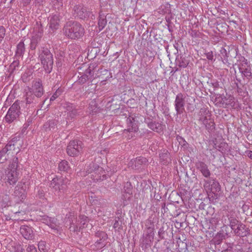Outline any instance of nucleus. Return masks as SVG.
<instances>
[{"instance_id": "obj_1", "label": "nucleus", "mask_w": 252, "mask_h": 252, "mask_svg": "<svg viewBox=\"0 0 252 252\" xmlns=\"http://www.w3.org/2000/svg\"><path fill=\"white\" fill-rule=\"evenodd\" d=\"M85 32V29L78 22L68 21L64 24L63 33L68 39L78 40L82 38Z\"/></svg>"}, {"instance_id": "obj_2", "label": "nucleus", "mask_w": 252, "mask_h": 252, "mask_svg": "<svg viewBox=\"0 0 252 252\" xmlns=\"http://www.w3.org/2000/svg\"><path fill=\"white\" fill-rule=\"evenodd\" d=\"M20 164L19 162L18 158L15 157L10 161L7 169L5 171V182L6 185L14 186L19 179L18 171Z\"/></svg>"}, {"instance_id": "obj_3", "label": "nucleus", "mask_w": 252, "mask_h": 252, "mask_svg": "<svg viewBox=\"0 0 252 252\" xmlns=\"http://www.w3.org/2000/svg\"><path fill=\"white\" fill-rule=\"evenodd\" d=\"M64 220L65 223H69V229L71 231L79 232L88 222V218L85 215H80L77 219L73 213L70 212L66 214Z\"/></svg>"}, {"instance_id": "obj_4", "label": "nucleus", "mask_w": 252, "mask_h": 252, "mask_svg": "<svg viewBox=\"0 0 252 252\" xmlns=\"http://www.w3.org/2000/svg\"><path fill=\"white\" fill-rule=\"evenodd\" d=\"M69 180L63 176L56 177L51 182L50 187L56 195L61 197L62 194L66 193Z\"/></svg>"}, {"instance_id": "obj_5", "label": "nucleus", "mask_w": 252, "mask_h": 252, "mask_svg": "<svg viewBox=\"0 0 252 252\" xmlns=\"http://www.w3.org/2000/svg\"><path fill=\"white\" fill-rule=\"evenodd\" d=\"M16 138L9 141L5 147L0 151V163H4L14 155H17L20 151L18 147L16 148Z\"/></svg>"}, {"instance_id": "obj_6", "label": "nucleus", "mask_w": 252, "mask_h": 252, "mask_svg": "<svg viewBox=\"0 0 252 252\" xmlns=\"http://www.w3.org/2000/svg\"><path fill=\"white\" fill-rule=\"evenodd\" d=\"M38 57L46 72L50 73L53 65V57L50 51L47 48H43L40 51Z\"/></svg>"}, {"instance_id": "obj_7", "label": "nucleus", "mask_w": 252, "mask_h": 252, "mask_svg": "<svg viewBox=\"0 0 252 252\" xmlns=\"http://www.w3.org/2000/svg\"><path fill=\"white\" fill-rule=\"evenodd\" d=\"M137 115L136 116V114H133L126 119L127 128L124 130L123 133L128 139L134 137L136 132L138 130L137 125L138 121L137 120V117L139 114Z\"/></svg>"}, {"instance_id": "obj_8", "label": "nucleus", "mask_w": 252, "mask_h": 252, "mask_svg": "<svg viewBox=\"0 0 252 252\" xmlns=\"http://www.w3.org/2000/svg\"><path fill=\"white\" fill-rule=\"evenodd\" d=\"M23 104L22 102L16 101L12 105L5 117V120L7 123L10 124L19 117L21 114L20 104Z\"/></svg>"}, {"instance_id": "obj_9", "label": "nucleus", "mask_w": 252, "mask_h": 252, "mask_svg": "<svg viewBox=\"0 0 252 252\" xmlns=\"http://www.w3.org/2000/svg\"><path fill=\"white\" fill-rule=\"evenodd\" d=\"M186 95L181 93L178 94L176 96L174 102V106L175 110L176 111L177 116L180 115L182 114L184 112H185V106L186 104V102H188V99L189 100L192 99L193 100V102H194L195 100V99L192 97L188 96V98L186 100Z\"/></svg>"}, {"instance_id": "obj_10", "label": "nucleus", "mask_w": 252, "mask_h": 252, "mask_svg": "<svg viewBox=\"0 0 252 252\" xmlns=\"http://www.w3.org/2000/svg\"><path fill=\"white\" fill-rule=\"evenodd\" d=\"M240 63L238 67L244 79L246 78L248 80L252 79V67L249 63L248 60L244 57H241L240 58Z\"/></svg>"}, {"instance_id": "obj_11", "label": "nucleus", "mask_w": 252, "mask_h": 252, "mask_svg": "<svg viewBox=\"0 0 252 252\" xmlns=\"http://www.w3.org/2000/svg\"><path fill=\"white\" fill-rule=\"evenodd\" d=\"M222 220L225 225H229L233 230L240 222L236 218L235 212L226 210L222 216Z\"/></svg>"}, {"instance_id": "obj_12", "label": "nucleus", "mask_w": 252, "mask_h": 252, "mask_svg": "<svg viewBox=\"0 0 252 252\" xmlns=\"http://www.w3.org/2000/svg\"><path fill=\"white\" fill-rule=\"evenodd\" d=\"M83 143L81 141L73 140L70 141L66 148V153L70 157L78 156L82 152Z\"/></svg>"}, {"instance_id": "obj_13", "label": "nucleus", "mask_w": 252, "mask_h": 252, "mask_svg": "<svg viewBox=\"0 0 252 252\" xmlns=\"http://www.w3.org/2000/svg\"><path fill=\"white\" fill-rule=\"evenodd\" d=\"M12 196L14 199L15 202L16 203L22 202L26 198L27 192L24 183H19L14 188Z\"/></svg>"}, {"instance_id": "obj_14", "label": "nucleus", "mask_w": 252, "mask_h": 252, "mask_svg": "<svg viewBox=\"0 0 252 252\" xmlns=\"http://www.w3.org/2000/svg\"><path fill=\"white\" fill-rule=\"evenodd\" d=\"M73 15L75 18L85 20L88 19L92 13L82 4H76L73 8Z\"/></svg>"}, {"instance_id": "obj_15", "label": "nucleus", "mask_w": 252, "mask_h": 252, "mask_svg": "<svg viewBox=\"0 0 252 252\" xmlns=\"http://www.w3.org/2000/svg\"><path fill=\"white\" fill-rule=\"evenodd\" d=\"M147 159L143 157H139L134 159H131L128 163L129 167L134 170H139L143 168L147 165Z\"/></svg>"}, {"instance_id": "obj_16", "label": "nucleus", "mask_w": 252, "mask_h": 252, "mask_svg": "<svg viewBox=\"0 0 252 252\" xmlns=\"http://www.w3.org/2000/svg\"><path fill=\"white\" fill-rule=\"evenodd\" d=\"M10 192L11 189L8 186L0 191V203L1 206L5 207L11 205Z\"/></svg>"}, {"instance_id": "obj_17", "label": "nucleus", "mask_w": 252, "mask_h": 252, "mask_svg": "<svg viewBox=\"0 0 252 252\" xmlns=\"http://www.w3.org/2000/svg\"><path fill=\"white\" fill-rule=\"evenodd\" d=\"M204 187L212 193L219 192L220 190V185L219 182L213 178H209L204 180Z\"/></svg>"}, {"instance_id": "obj_18", "label": "nucleus", "mask_w": 252, "mask_h": 252, "mask_svg": "<svg viewBox=\"0 0 252 252\" xmlns=\"http://www.w3.org/2000/svg\"><path fill=\"white\" fill-rule=\"evenodd\" d=\"M28 90L33 93L37 98L41 97L44 93L42 82L40 80L33 82L32 87H28Z\"/></svg>"}, {"instance_id": "obj_19", "label": "nucleus", "mask_w": 252, "mask_h": 252, "mask_svg": "<svg viewBox=\"0 0 252 252\" xmlns=\"http://www.w3.org/2000/svg\"><path fill=\"white\" fill-rule=\"evenodd\" d=\"M215 101L220 107L226 108L228 106H234V97L231 96L227 98L224 96L219 95L216 97Z\"/></svg>"}, {"instance_id": "obj_20", "label": "nucleus", "mask_w": 252, "mask_h": 252, "mask_svg": "<svg viewBox=\"0 0 252 252\" xmlns=\"http://www.w3.org/2000/svg\"><path fill=\"white\" fill-rule=\"evenodd\" d=\"M94 72L93 70L91 69V66H89V67L87 69L85 72V73L83 74H81V75L79 77L78 82L80 84H84L87 81H89V83L92 82L93 80L94 77Z\"/></svg>"}, {"instance_id": "obj_21", "label": "nucleus", "mask_w": 252, "mask_h": 252, "mask_svg": "<svg viewBox=\"0 0 252 252\" xmlns=\"http://www.w3.org/2000/svg\"><path fill=\"white\" fill-rule=\"evenodd\" d=\"M195 165L196 169L201 172L205 178L207 179L210 177L211 172L208 165L204 162L197 161L195 162Z\"/></svg>"}, {"instance_id": "obj_22", "label": "nucleus", "mask_w": 252, "mask_h": 252, "mask_svg": "<svg viewBox=\"0 0 252 252\" xmlns=\"http://www.w3.org/2000/svg\"><path fill=\"white\" fill-rule=\"evenodd\" d=\"M20 233L27 240H32L34 237V233L32 227L23 225L20 227Z\"/></svg>"}, {"instance_id": "obj_23", "label": "nucleus", "mask_w": 252, "mask_h": 252, "mask_svg": "<svg viewBox=\"0 0 252 252\" xmlns=\"http://www.w3.org/2000/svg\"><path fill=\"white\" fill-rule=\"evenodd\" d=\"M89 177L91 178L94 182L103 181L106 178L105 171L102 167H98L94 172L91 174Z\"/></svg>"}, {"instance_id": "obj_24", "label": "nucleus", "mask_w": 252, "mask_h": 252, "mask_svg": "<svg viewBox=\"0 0 252 252\" xmlns=\"http://www.w3.org/2000/svg\"><path fill=\"white\" fill-rule=\"evenodd\" d=\"M236 226L237 227H235L233 230L235 234L237 236L244 237L249 234V229L241 222H240Z\"/></svg>"}, {"instance_id": "obj_25", "label": "nucleus", "mask_w": 252, "mask_h": 252, "mask_svg": "<svg viewBox=\"0 0 252 252\" xmlns=\"http://www.w3.org/2000/svg\"><path fill=\"white\" fill-rule=\"evenodd\" d=\"M154 227L153 226H147L146 233L143 236V242L146 244H148L149 242H151L154 239Z\"/></svg>"}, {"instance_id": "obj_26", "label": "nucleus", "mask_w": 252, "mask_h": 252, "mask_svg": "<svg viewBox=\"0 0 252 252\" xmlns=\"http://www.w3.org/2000/svg\"><path fill=\"white\" fill-rule=\"evenodd\" d=\"M58 121L56 119H49L43 125V129L46 132L54 131L57 129Z\"/></svg>"}, {"instance_id": "obj_27", "label": "nucleus", "mask_w": 252, "mask_h": 252, "mask_svg": "<svg viewBox=\"0 0 252 252\" xmlns=\"http://www.w3.org/2000/svg\"><path fill=\"white\" fill-rule=\"evenodd\" d=\"M25 91H27L25 95L27 104L34 105L38 102L39 98L36 97L33 93L28 89Z\"/></svg>"}, {"instance_id": "obj_28", "label": "nucleus", "mask_w": 252, "mask_h": 252, "mask_svg": "<svg viewBox=\"0 0 252 252\" xmlns=\"http://www.w3.org/2000/svg\"><path fill=\"white\" fill-rule=\"evenodd\" d=\"M176 66L179 68H185L186 67L189 61L186 56H178L176 59Z\"/></svg>"}, {"instance_id": "obj_29", "label": "nucleus", "mask_w": 252, "mask_h": 252, "mask_svg": "<svg viewBox=\"0 0 252 252\" xmlns=\"http://www.w3.org/2000/svg\"><path fill=\"white\" fill-rule=\"evenodd\" d=\"M54 10L58 12L63 9V0H47Z\"/></svg>"}, {"instance_id": "obj_30", "label": "nucleus", "mask_w": 252, "mask_h": 252, "mask_svg": "<svg viewBox=\"0 0 252 252\" xmlns=\"http://www.w3.org/2000/svg\"><path fill=\"white\" fill-rule=\"evenodd\" d=\"M60 19L59 16L57 14H55L51 17L49 22V27L54 31L57 30L59 27Z\"/></svg>"}, {"instance_id": "obj_31", "label": "nucleus", "mask_w": 252, "mask_h": 252, "mask_svg": "<svg viewBox=\"0 0 252 252\" xmlns=\"http://www.w3.org/2000/svg\"><path fill=\"white\" fill-rule=\"evenodd\" d=\"M148 127L157 132H160L163 130V126L161 124L156 122H147Z\"/></svg>"}, {"instance_id": "obj_32", "label": "nucleus", "mask_w": 252, "mask_h": 252, "mask_svg": "<svg viewBox=\"0 0 252 252\" xmlns=\"http://www.w3.org/2000/svg\"><path fill=\"white\" fill-rule=\"evenodd\" d=\"M25 52V46L23 41H21L17 45L15 56L22 58Z\"/></svg>"}, {"instance_id": "obj_33", "label": "nucleus", "mask_w": 252, "mask_h": 252, "mask_svg": "<svg viewBox=\"0 0 252 252\" xmlns=\"http://www.w3.org/2000/svg\"><path fill=\"white\" fill-rule=\"evenodd\" d=\"M95 237L99 238V239L97 240L95 242L97 244H100L102 243L103 242L107 239V234L102 231H97L95 233Z\"/></svg>"}, {"instance_id": "obj_34", "label": "nucleus", "mask_w": 252, "mask_h": 252, "mask_svg": "<svg viewBox=\"0 0 252 252\" xmlns=\"http://www.w3.org/2000/svg\"><path fill=\"white\" fill-rule=\"evenodd\" d=\"M99 77L101 81H106L108 79L112 77V73L107 69H104L101 70Z\"/></svg>"}, {"instance_id": "obj_35", "label": "nucleus", "mask_w": 252, "mask_h": 252, "mask_svg": "<svg viewBox=\"0 0 252 252\" xmlns=\"http://www.w3.org/2000/svg\"><path fill=\"white\" fill-rule=\"evenodd\" d=\"M107 24V20L105 16L100 12L98 21V27L99 31H102Z\"/></svg>"}, {"instance_id": "obj_36", "label": "nucleus", "mask_w": 252, "mask_h": 252, "mask_svg": "<svg viewBox=\"0 0 252 252\" xmlns=\"http://www.w3.org/2000/svg\"><path fill=\"white\" fill-rule=\"evenodd\" d=\"M42 37H39L37 35L33 34L31 38V49L34 50L35 49L36 46H37L38 43L41 40Z\"/></svg>"}, {"instance_id": "obj_37", "label": "nucleus", "mask_w": 252, "mask_h": 252, "mask_svg": "<svg viewBox=\"0 0 252 252\" xmlns=\"http://www.w3.org/2000/svg\"><path fill=\"white\" fill-rule=\"evenodd\" d=\"M98 167H99V166L97 164L93 162L90 163L87 166L85 169L87 175L89 176L93 173V172H94Z\"/></svg>"}, {"instance_id": "obj_38", "label": "nucleus", "mask_w": 252, "mask_h": 252, "mask_svg": "<svg viewBox=\"0 0 252 252\" xmlns=\"http://www.w3.org/2000/svg\"><path fill=\"white\" fill-rule=\"evenodd\" d=\"M43 34V28L41 24L36 22V25L34 27L33 34L37 35L39 37H42Z\"/></svg>"}, {"instance_id": "obj_39", "label": "nucleus", "mask_w": 252, "mask_h": 252, "mask_svg": "<svg viewBox=\"0 0 252 252\" xmlns=\"http://www.w3.org/2000/svg\"><path fill=\"white\" fill-rule=\"evenodd\" d=\"M203 125H204L206 129L209 132L214 131L215 129V124L214 122V120L212 118L211 119V120L207 121V122H206Z\"/></svg>"}, {"instance_id": "obj_40", "label": "nucleus", "mask_w": 252, "mask_h": 252, "mask_svg": "<svg viewBox=\"0 0 252 252\" xmlns=\"http://www.w3.org/2000/svg\"><path fill=\"white\" fill-rule=\"evenodd\" d=\"M49 226L51 228L52 232H51L54 235H58L60 233V226L57 223V221H53L51 224H50Z\"/></svg>"}, {"instance_id": "obj_41", "label": "nucleus", "mask_w": 252, "mask_h": 252, "mask_svg": "<svg viewBox=\"0 0 252 252\" xmlns=\"http://www.w3.org/2000/svg\"><path fill=\"white\" fill-rule=\"evenodd\" d=\"M176 138L177 141L179 142V144L181 145L184 149H187L188 148L191 149V147L182 136L177 135Z\"/></svg>"}, {"instance_id": "obj_42", "label": "nucleus", "mask_w": 252, "mask_h": 252, "mask_svg": "<svg viewBox=\"0 0 252 252\" xmlns=\"http://www.w3.org/2000/svg\"><path fill=\"white\" fill-rule=\"evenodd\" d=\"M59 169L60 171L68 172L70 170L68 162L65 160L61 161L59 164Z\"/></svg>"}, {"instance_id": "obj_43", "label": "nucleus", "mask_w": 252, "mask_h": 252, "mask_svg": "<svg viewBox=\"0 0 252 252\" xmlns=\"http://www.w3.org/2000/svg\"><path fill=\"white\" fill-rule=\"evenodd\" d=\"M158 220V218H156L155 214H152L148 219L146 220V226H154V223Z\"/></svg>"}, {"instance_id": "obj_44", "label": "nucleus", "mask_w": 252, "mask_h": 252, "mask_svg": "<svg viewBox=\"0 0 252 252\" xmlns=\"http://www.w3.org/2000/svg\"><path fill=\"white\" fill-rule=\"evenodd\" d=\"M88 109L90 114L92 115H94L99 111V108L97 107L95 102H94L92 104H90Z\"/></svg>"}, {"instance_id": "obj_45", "label": "nucleus", "mask_w": 252, "mask_h": 252, "mask_svg": "<svg viewBox=\"0 0 252 252\" xmlns=\"http://www.w3.org/2000/svg\"><path fill=\"white\" fill-rule=\"evenodd\" d=\"M159 158L160 160L163 162V163L166 164L167 162H169L170 158H169V154L166 152L164 153H162L159 155Z\"/></svg>"}, {"instance_id": "obj_46", "label": "nucleus", "mask_w": 252, "mask_h": 252, "mask_svg": "<svg viewBox=\"0 0 252 252\" xmlns=\"http://www.w3.org/2000/svg\"><path fill=\"white\" fill-rule=\"evenodd\" d=\"M19 61L18 60L14 61L9 65L8 71L10 74L13 72L14 70H15L16 67H17L19 65Z\"/></svg>"}, {"instance_id": "obj_47", "label": "nucleus", "mask_w": 252, "mask_h": 252, "mask_svg": "<svg viewBox=\"0 0 252 252\" xmlns=\"http://www.w3.org/2000/svg\"><path fill=\"white\" fill-rule=\"evenodd\" d=\"M198 115L199 116H203L204 115L211 116V113L207 107H203L200 109Z\"/></svg>"}, {"instance_id": "obj_48", "label": "nucleus", "mask_w": 252, "mask_h": 252, "mask_svg": "<svg viewBox=\"0 0 252 252\" xmlns=\"http://www.w3.org/2000/svg\"><path fill=\"white\" fill-rule=\"evenodd\" d=\"M63 107L68 111V113H69L75 107H76V106L72 103L66 102L64 104Z\"/></svg>"}, {"instance_id": "obj_49", "label": "nucleus", "mask_w": 252, "mask_h": 252, "mask_svg": "<svg viewBox=\"0 0 252 252\" xmlns=\"http://www.w3.org/2000/svg\"><path fill=\"white\" fill-rule=\"evenodd\" d=\"M98 39L95 38L92 40L90 43L91 46L92 48H96L99 49V47L101 46V43L99 42V41H97Z\"/></svg>"}, {"instance_id": "obj_50", "label": "nucleus", "mask_w": 252, "mask_h": 252, "mask_svg": "<svg viewBox=\"0 0 252 252\" xmlns=\"http://www.w3.org/2000/svg\"><path fill=\"white\" fill-rule=\"evenodd\" d=\"M211 115H204L203 116H199V121H200L202 124H204L206 122H207V121L211 120Z\"/></svg>"}, {"instance_id": "obj_51", "label": "nucleus", "mask_w": 252, "mask_h": 252, "mask_svg": "<svg viewBox=\"0 0 252 252\" xmlns=\"http://www.w3.org/2000/svg\"><path fill=\"white\" fill-rule=\"evenodd\" d=\"M62 93V90L58 89L52 95L50 99V101H53L59 96Z\"/></svg>"}, {"instance_id": "obj_52", "label": "nucleus", "mask_w": 252, "mask_h": 252, "mask_svg": "<svg viewBox=\"0 0 252 252\" xmlns=\"http://www.w3.org/2000/svg\"><path fill=\"white\" fill-rule=\"evenodd\" d=\"M5 34V29L3 26L0 27V43L2 41Z\"/></svg>"}, {"instance_id": "obj_53", "label": "nucleus", "mask_w": 252, "mask_h": 252, "mask_svg": "<svg viewBox=\"0 0 252 252\" xmlns=\"http://www.w3.org/2000/svg\"><path fill=\"white\" fill-rule=\"evenodd\" d=\"M89 52H90V54L92 55V56H93L94 55V58L96 57V55L99 53L100 49L96 48H92L91 51L89 50Z\"/></svg>"}, {"instance_id": "obj_54", "label": "nucleus", "mask_w": 252, "mask_h": 252, "mask_svg": "<svg viewBox=\"0 0 252 252\" xmlns=\"http://www.w3.org/2000/svg\"><path fill=\"white\" fill-rule=\"evenodd\" d=\"M27 252H37L35 247L33 245H30L26 249Z\"/></svg>"}, {"instance_id": "obj_55", "label": "nucleus", "mask_w": 252, "mask_h": 252, "mask_svg": "<svg viewBox=\"0 0 252 252\" xmlns=\"http://www.w3.org/2000/svg\"><path fill=\"white\" fill-rule=\"evenodd\" d=\"M77 114V110L76 107H75L72 111L69 113H68V116L71 118H73Z\"/></svg>"}, {"instance_id": "obj_56", "label": "nucleus", "mask_w": 252, "mask_h": 252, "mask_svg": "<svg viewBox=\"0 0 252 252\" xmlns=\"http://www.w3.org/2000/svg\"><path fill=\"white\" fill-rule=\"evenodd\" d=\"M206 58L208 60L211 61H215V59L214 58V56L212 51L208 52L205 54Z\"/></svg>"}, {"instance_id": "obj_57", "label": "nucleus", "mask_w": 252, "mask_h": 252, "mask_svg": "<svg viewBox=\"0 0 252 252\" xmlns=\"http://www.w3.org/2000/svg\"><path fill=\"white\" fill-rule=\"evenodd\" d=\"M165 232V230H164V228L163 226H162L159 228L158 233L159 238H161V239H164L163 235Z\"/></svg>"}, {"instance_id": "obj_58", "label": "nucleus", "mask_w": 252, "mask_h": 252, "mask_svg": "<svg viewBox=\"0 0 252 252\" xmlns=\"http://www.w3.org/2000/svg\"><path fill=\"white\" fill-rule=\"evenodd\" d=\"M228 58H226V57L224 58H221L223 63L225 65H226V66L229 67L230 65L231 64V63L229 61Z\"/></svg>"}, {"instance_id": "obj_59", "label": "nucleus", "mask_w": 252, "mask_h": 252, "mask_svg": "<svg viewBox=\"0 0 252 252\" xmlns=\"http://www.w3.org/2000/svg\"><path fill=\"white\" fill-rule=\"evenodd\" d=\"M32 120L31 118H29L26 123L23 126V129H26L32 123Z\"/></svg>"}, {"instance_id": "obj_60", "label": "nucleus", "mask_w": 252, "mask_h": 252, "mask_svg": "<svg viewBox=\"0 0 252 252\" xmlns=\"http://www.w3.org/2000/svg\"><path fill=\"white\" fill-rule=\"evenodd\" d=\"M40 218H39V220L40 221H41L43 223H46L47 221L48 220L49 217L46 215L40 216Z\"/></svg>"}, {"instance_id": "obj_61", "label": "nucleus", "mask_w": 252, "mask_h": 252, "mask_svg": "<svg viewBox=\"0 0 252 252\" xmlns=\"http://www.w3.org/2000/svg\"><path fill=\"white\" fill-rule=\"evenodd\" d=\"M192 101H191V102ZM187 109L190 112H192L194 110V107L191 102H188Z\"/></svg>"}, {"instance_id": "obj_62", "label": "nucleus", "mask_w": 252, "mask_h": 252, "mask_svg": "<svg viewBox=\"0 0 252 252\" xmlns=\"http://www.w3.org/2000/svg\"><path fill=\"white\" fill-rule=\"evenodd\" d=\"M57 221V219H56L55 218L49 217L48 220L47 221V222L45 224L49 226V225H50V224H51L52 223V222Z\"/></svg>"}, {"instance_id": "obj_63", "label": "nucleus", "mask_w": 252, "mask_h": 252, "mask_svg": "<svg viewBox=\"0 0 252 252\" xmlns=\"http://www.w3.org/2000/svg\"><path fill=\"white\" fill-rule=\"evenodd\" d=\"M47 100H48V98H45L44 99V100H43L41 102V103L40 104L41 109L42 108H44V109H45L49 106V104H47L46 106H45V107L44 106V105L45 104V102H46V101Z\"/></svg>"}, {"instance_id": "obj_64", "label": "nucleus", "mask_w": 252, "mask_h": 252, "mask_svg": "<svg viewBox=\"0 0 252 252\" xmlns=\"http://www.w3.org/2000/svg\"><path fill=\"white\" fill-rule=\"evenodd\" d=\"M45 242L44 241H40L38 243V247L39 248H41L42 250H44V247H45L44 245Z\"/></svg>"}]
</instances>
